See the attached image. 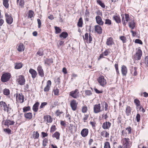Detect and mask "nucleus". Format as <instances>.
Wrapping results in <instances>:
<instances>
[{
  "label": "nucleus",
  "instance_id": "obj_41",
  "mask_svg": "<svg viewBox=\"0 0 148 148\" xmlns=\"http://www.w3.org/2000/svg\"><path fill=\"white\" fill-rule=\"evenodd\" d=\"M125 130L127 131V134H130L132 132V129L129 126L128 127L126 128L125 129Z\"/></svg>",
  "mask_w": 148,
  "mask_h": 148
},
{
  "label": "nucleus",
  "instance_id": "obj_52",
  "mask_svg": "<svg viewBox=\"0 0 148 148\" xmlns=\"http://www.w3.org/2000/svg\"><path fill=\"white\" fill-rule=\"evenodd\" d=\"M85 93L86 95L89 96L92 94V92L90 90H86L85 91Z\"/></svg>",
  "mask_w": 148,
  "mask_h": 148
},
{
  "label": "nucleus",
  "instance_id": "obj_56",
  "mask_svg": "<svg viewBox=\"0 0 148 148\" xmlns=\"http://www.w3.org/2000/svg\"><path fill=\"white\" fill-rule=\"evenodd\" d=\"M125 20L126 21L127 23L128 21H129L130 19L129 15L128 14H125Z\"/></svg>",
  "mask_w": 148,
  "mask_h": 148
},
{
  "label": "nucleus",
  "instance_id": "obj_8",
  "mask_svg": "<svg viewBox=\"0 0 148 148\" xmlns=\"http://www.w3.org/2000/svg\"><path fill=\"white\" fill-rule=\"evenodd\" d=\"M17 81L21 85H24L25 82V80L24 76L22 75L19 76L17 78Z\"/></svg>",
  "mask_w": 148,
  "mask_h": 148
},
{
  "label": "nucleus",
  "instance_id": "obj_31",
  "mask_svg": "<svg viewBox=\"0 0 148 148\" xmlns=\"http://www.w3.org/2000/svg\"><path fill=\"white\" fill-rule=\"evenodd\" d=\"M97 2L99 4L102 8H104L105 7V5L100 0H96Z\"/></svg>",
  "mask_w": 148,
  "mask_h": 148
},
{
  "label": "nucleus",
  "instance_id": "obj_60",
  "mask_svg": "<svg viewBox=\"0 0 148 148\" xmlns=\"http://www.w3.org/2000/svg\"><path fill=\"white\" fill-rule=\"evenodd\" d=\"M47 104V103L45 102L42 103L40 106V108L41 109L43 108Z\"/></svg>",
  "mask_w": 148,
  "mask_h": 148
},
{
  "label": "nucleus",
  "instance_id": "obj_40",
  "mask_svg": "<svg viewBox=\"0 0 148 148\" xmlns=\"http://www.w3.org/2000/svg\"><path fill=\"white\" fill-rule=\"evenodd\" d=\"M48 140L47 139L45 138L44 139L42 142V146L44 147H45L48 143Z\"/></svg>",
  "mask_w": 148,
  "mask_h": 148
},
{
  "label": "nucleus",
  "instance_id": "obj_44",
  "mask_svg": "<svg viewBox=\"0 0 148 148\" xmlns=\"http://www.w3.org/2000/svg\"><path fill=\"white\" fill-rule=\"evenodd\" d=\"M3 94L5 95H8L10 94L9 90L8 89H5L3 90Z\"/></svg>",
  "mask_w": 148,
  "mask_h": 148
},
{
  "label": "nucleus",
  "instance_id": "obj_13",
  "mask_svg": "<svg viewBox=\"0 0 148 148\" xmlns=\"http://www.w3.org/2000/svg\"><path fill=\"white\" fill-rule=\"evenodd\" d=\"M97 23L99 25H102L104 24V22L102 20L101 17L99 16H96L95 17Z\"/></svg>",
  "mask_w": 148,
  "mask_h": 148
},
{
  "label": "nucleus",
  "instance_id": "obj_11",
  "mask_svg": "<svg viewBox=\"0 0 148 148\" xmlns=\"http://www.w3.org/2000/svg\"><path fill=\"white\" fill-rule=\"evenodd\" d=\"M77 103L76 101L75 100H73L71 101L70 103V106L72 110L73 111L75 110L77 107Z\"/></svg>",
  "mask_w": 148,
  "mask_h": 148
},
{
  "label": "nucleus",
  "instance_id": "obj_58",
  "mask_svg": "<svg viewBox=\"0 0 148 148\" xmlns=\"http://www.w3.org/2000/svg\"><path fill=\"white\" fill-rule=\"evenodd\" d=\"M50 88V87L49 86H46L44 89V90L45 92H46L48 91Z\"/></svg>",
  "mask_w": 148,
  "mask_h": 148
},
{
  "label": "nucleus",
  "instance_id": "obj_38",
  "mask_svg": "<svg viewBox=\"0 0 148 148\" xmlns=\"http://www.w3.org/2000/svg\"><path fill=\"white\" fill-rule=\"evenodd\" d=\"M39 136V134L37 132H34L33 137L34 139L38 138Z\"/></svg>",
  "mask_w": 148,
  "mask_h": 148
},
{
  "label": "nucleus",
  "instance_id": "obj_32",
  "mask_svg": "<svg viewBox=\"0 0 148 148\" xmlns=\"http://www.w3.org/2000/svg\"><path fill=\"white\" fill-rule=\"evenodd\" d=\"M83 24V20L82 17L80 18L77 23V25L78 27H82Z\"/></svg>",
  "mask_w": 148,
  "mask_h": 148
},
{
  "label": "nucleus",
  "instance_id": "obj_2",
  "mask_svg": "<svg viewBox=\"0 0 148 148\" xmlns=\"http://www.w3.org/2000/svg\"><path fill=\"white\" fill-rule=\"evenodd\" d=\"M11 75L9 73H5L3 74L1 78V80L3 82H6L9 80L10 78Z\"/></svg>",
  "mask_w": 148,
  "mask_h": 148
},
{
  "label": "nucleus",
  "instance_id": "obj_46",
  "mask_svg": "<svg viewBox=\"0 0 148 148\" xmlns=\"http://www.w3.org/2000/svg\"><path fill=\"white\" fill-rule=\"evenodd\" d=\"M104 148H110L109 142H106L105 143Z\"/></svg>",
  "mask_w": 148,
  "mask_h": 148
},
{
  "label": "nucleus",
  "instance_id": "obj_18",
  "mask_svg": "<svg viewBox=\"0 0 148 148\" xmlns=\"http://www.w3.org/2000/svg\"><path fill=\"white\" fill-rule=\"evenodd\" d=\"M121 72L123 76H126L127 73V69L126 67L123 65L121 67Z\"/></svg>",
  "mask_w": 148,
  "mask_h": 148
},
{
  "label": "nucleus",
  "instance_id": "obj_59",
  "mask_svg": "<svg viewBox=\"0 0 148 148\" xmlns=\"http://www.w3.org/2000/svg\"><path fill=\"white\" fill-rule=\"evenodd\" d=\"M87 110V108L86 106L83 107L82 108V111L83 113L86 112Z\"/></svg>",
  "mask_w": 148,
  "mask_h": 148
},
{
  "label": "nucleus",
  "instance_id": "obj_19",
  "mask_svg": "<svg viewBox=\"0 0 148 148\" xmlns=\"http://www.w3.org/2000/svg\"><path fill=\"white\" fill-rule=\"evenodd\" d=\"M114 44L113 40V38L110 37L107 39L106 44L107 45H113Z\"/></svg>",
  "mask_w": 148,
  "mask_h": 148
},
{
  "label": "nucleus",
  "instance_id": "obj_23",
  "mask_svg": "<svg viewBox=\"0 0 148 148\" xmlns=\"http://www.w3.org/2000/svg\"><path fill=\"white\" fill-rule=\"evenodd\" d=\"M15 122L14 121H10L9 120H6L5 122V125L8 126L14 125Z\"/></svg>",
  "mask_w": 148,
  "mask_h": 148
},
{
  "label": "nucleus",
  "instance_id": "obj_24",
  "mask_svg": "<svg viewBox=\"0 0 148 148\" xmlns=\"http://www.w3.org/2000/svg\"><path fill=\"white\" fill-rule=\"evenodd\" d=\"M68 36V33L66 32H62L60 35V37L63 39L66 38Z\"/></svg>",
  "mask_w": 148,
  "mask_h": 148
},
{
  "label": "nucleus",
  "instance_id": "obj_61",
  "mask_svg": "<svg viewBox=\"0 0 148 148\" xmlns=\"http://www.w3.org/2000/svg\"><path fill=\"white\" fill-rule=\"evenodd\" d=\"M37 21L38 22V28H40L41 27V21L40 20L39 18L37 19Z\"/></svg>",
  "mask_w": 148,
  "mask_h": 148
},
{
  "label": "nucleus",
  "instance_id": "obj_55",
  "mask_svg": "<svg viewBox=\"0 0 148 148\" xmlns=\"http://www.w3.org/2000/svg\"><path fill=\"white\" fill-rule=\"evenodd\" d=\"M120 39L122 41L123 43L126 42V38L123 36H121L120 37Z\"/></svg>",
  "mask_w": 148,
  "mask_h": 148
},
{
  "label": "nucleus",
  "instance_id": "obj_42",
  "mask_svg": "<svg viewBox=\"0 0 148 148\" xmlns=\"http://www.w3.org/2000/svg\"><path fill=\"white\" fill-rule=\"evenodd\" d=\"M34 14V13L33 11L31 10H29L28 14V17L30 18H31L33 17Z\"/></svg>",
  "mask_w": 148,
  "mask_h": 148
},
{
  "label": "nucleus",
  "instance_id": "obj_33",
  "mask_svg": "<svg viewBox=\"0 0 148 148\" xmlns=\"http://www.w3.org/2000/svg\"><path fill=\"white\" fill-rule=\"evenodd\" d=\"M137 68L136 67H134V69H133L131 71V73L133 74L134 76H136L137 74Z\"/></svg>",
  "mask_w": 148,
  "mask_h": 148
},
{
  "label": "nucleus",
  "instance_id": "obj_53",
  "mask_svg": "<svg viewBox=\"0 0 148 148\" xmlns=\"http://www.w3.org/2000/svg\"><path fill=\"white\" fill-rule=\"evenodd\" d=\"M56 130V126L55 125H52L51 128L50 130V132H54Z\"/></svg>",
  "mask_w": 148,
  "mask_h": 148
},
{
  "label": "nucleus",
  "instance_id": "obj_30",
  "mask_svg": "<svg viewBox=\"0 0 148 148\" xmlns=\"http://www.w3.org/2000/svg\"><path fill=\"white\" fill-rule=\"evenodd\" d=\"M60 134L58 132H56L54 134L52 135L53 137L59 140L60 138Z\"/></svg>",
  "mask_w": 148,
  "mask_h": 148
},
{
  "label": "nucleus",
  "instance_id": "obj_21",
  "mask_svg": "<svg viewBox=\"0 0 148 148\" xmlns=\"http://www.w3.org/2000/svg\"><path fill=\"white\" fill-rule=\"evenodd\" d=\"M39 103L38 102H36L33 107V110L34 112H37L38 110V107L39 106Z\"/></svg>",
  "mask_w": 148,
  "mask_h": 148
},
{
  "label": "nucleus",
  "instance_id": "obj_10",
  "mask_svg": "<svg viewBox=\"0 0 148 148\" xmlns=\"http://www.w3.org/2000/svg\"><path fill=\"white\" fill-rule=\"evenodd\" d=\"M79 93L78 90L76 89L74 91L71 92L69 95L73 98H76L78 96Z\"/></svg>",
  "mask_w": 148,
  "mask_h": 148
},
{
  "label": "nucleus",
  "instance_id": "obj_48",
  "mask_svg": "<svg viewBox=\"0 0 148 148\" xmlns=\"http://www.w3.org/2000/svg\"><path fill=\"white\" fill-rule=\"evenodd\" d=\"M110 53L109 50L107 49L103 53V54L105 56H107Z\"/></svg>",
  "mask_w": 148,
  "mask_h": 148
},
{
  "label": "nucleus",
  "instance_id": "obj_62",
  "mask_svg": "<svg viewBox=\"0 0 148 148\" xmlns=\"http://www.w3.org/2000/svg\"><path fill=\"white\" fill-rule=\"evenodd\" d=\"M126 130L125 131H124V130H123L122 131V136H123L124 137H126L127 135V132H126Z\"/></svg>",
  "mask_w": 148,
  "mask_h": 148
},
{
  "label": "nucleus",
  "instance_id": "obj_22",
  "mask_svg": "<svg viewBox=\"0 0 148 148\" xmlns=\"http://www.w3.org/2000/svg\"><path fill=\"white\" fill-rule=\"evenodd\" d=\"M129 27L132 29H133L135 27V23L134 21H132L129 22Z\"/></svg>",
  "mask_w": 148,
  "mask_h": 148
},
{
  "label": "nucleus",
  "instance_id": "obj_28",
  "mask_svg": "<svg viewBox=\"0 0 148 148\" xmlns=\"http://www.w3.org/2000/svg\"><path fill=\"white\" fill-rule=\"evenodd\" d=\"M44 62L45 64L50 65L51 63H53V61L52 59L49 58L45 60Z\"/></svg>",
  "mask_w": 148,
  "mask_h": 148
},
{
  "label": "nucleus",
  "instance_id": "obj_15",
  "mask_svg": "<svg viewBox=\"0 0 148 148\" xmlns=\"http://www.w3.org/2000/svg\"><path fill=\"white\" fill-rule=\"evenodd\" d=\"M88 133V129L84 128L82 130L81 132V134L82 136L85 137L87 136Z\"/></svg>",
  "mask_w": 148,
  "mask_h": 148
},
{
  "label": "nucleus",
  "instance_id": "obj_47",
  "mask_svg": "<svg viewBox=\"0 0 148 148\" xmlns=\"http://www.w3.org/2000/svg\"><path fill=\"white\" fill-rule=\"evenodd\" d=\"M111 21L109 19H106L105 20V24L110 25L111 24Z\"/></svg>",
  "mask_w": 148,
  "mask_h": 148
},
{
  "label": "nucleus",
  "instance_id": "obj_39",
  "mask_svg": "<svg viewBox=\"0 0 148 148\" xmlns=\"http://www.w3.org/2000/svg\"><path fill=\"white\" fill-rule=\"evenodd\" d=\"M22 67V65L21 63H17L15 66V68L16 69H18L21 68Z\"/></svg>",
  "mask_w": 148,
  "mask_h": 148
},
{
  "label": "nucleus",
  "instance_id": "obj_5",
  "mask_svg": "<svg viewBox=\"0 0 148 148\" xmlns=\"http://www.w3.org/2000/svg\"><path fill=\"white\" fill-rule=\"evenodd\" d=\"M5 16L7 23L9 24H11L13 21V18L11 14L7 13L5 14Z\"/></svg>",
  "mask_w": 148,
  "mask_h": 148
},
{
  "label": "nucleus",
  "instance_id": "obj_34",
  "mask_svg": "<svg viewBox=\"0 0 148 148\" xmlns=\"http://www.w3.org/2000/svg\"><path fill=\"white\" fill-rule=\"evenodd\" d=\"M131 112V108L129 106H127L126 109V113L127 116H129Z\"/></svg>",
  "mask_w": 148,
  "mask_h": 148
},
{
  "label": "nucleus",
  "instance_id": "obj_49",
  "mask_svg": "<svg viewBox=\"0 0 148 148\" xmlns=\"http://www.w3.org/2000/svg\"><path fill=\"white\" fill-rule=\"evenodd\" d=\"M121 16L122 17V22L123 23L124 26H125V25H126V23H127V22H125L123 15H121Z\"/></svg>",
  "mask_w": 148,
  "mask_h": 148
},
{
  "label": "nucleus",
  "instance_id": "obj_9",
  "mask_svg": "<svg viewBox=\"0 0 148 148\" xmlns=\"http://www.w3.org/2000/svg\"><path fill=\"white\" fill-rule=\"evenodd\" d=\"M142 51L140 49H138L134 55V58L136 60H140L142 56Z\"/></svg>",
  "mask_w": 148,
  "mask_h": 148
},
{
  "label": "nucleus",
  "instance_id": "obj_43",
  "mask_svg": "<svg viewBox=\"0 0 148 148\" xmlns=\"http://www.w3.org/2000/svg\"><path fill=\"white\" fill-rule=\"evenodd\" d=\"M134 103H135L137 106H140V101L137 99H135L134 100Z\"/></svg>",
  "mask_w": 148,
  "mask_h": 148
},
{
  "label": "nucleus",
  "instance_id": "obj_14",
  "mask_svg": "<svg viewBox=\"0 0 148 148\" xmlns=\"http://www.w3.org/2000/svg\"><path fill=\"white\" fill-rule=\"evenodd\" d=\"M29 72L31 74L32 77L33 79H34L36 77L37 75V73L35 70L31 68L29 70Z\"/></svg>",
  "mask_w": 148,
  "mask_h": 148
},
{
  "label": "nucleus",
  "instance_id": "obj_37",
  "mask_svg": "<svg viewBox=\"0 0 148 148\" xmlns=\"http://www.w3.org/2000/svg\"><path fill=\"white\" fill-rule=\"evenodd\" d=\"M55 33L56 34H58L60 33L61 32V29L59 27L56 26L55 27Z\"/></svg>",
  "mask_w": 148,
  "mask_h": 148
},
{
  "label": "nucleus",
  "instance_id": "obj_7",
  "mask_svg": "<svg viewBox=\"0 0 148 148\" xmlns=\"http://www.w3.org/2000/svg\"><path fill=\"white\" fill-rule=\"evenodd\" d=\"M98 81L100 85L102 86H104L106 84V80L103 76H101L99 77L98 79Z\"/></svg>",
  "mask_w": 148,
  "mask_h": 148
},
{
  "label": "nucleus",
  "instance_id": "obj_29",
  "mask_svg": "<svg viewBox=\"0 0 148 148\" xmlns=\"http://www.w3.org/2000/svg\"><path fill=\"white\" fill-rule=\"evenodd\" d=\"M17 3L18 5L22 7L24 5V0H17Z\"/></svg>",
  "mask_w": 148,
  "mask_h": 148
},
{
  "label": "nucleus",
  "instance_id": "obj_54",
  "mask_svg": "<svg viewBox=\"0 0 148 148\" xmlns=\"http://www.w3.org/2000/svg\"><path fill=\"white\" fill-rule=\"evenodd\" d=\"M37 55L39 56H42L43 55V53L42 50H39L37 53Z\"/></svg>",
  "mask_w": 148,
  "mask_h": 148
},
{
  "label": "nucleus",
  "instance_id": "obj_26",
  "mask_svg": "<svg viewBox=\"0 0 148 148\" xmlns=\"http://www.w3.org/2000/svg\"><path fill=\"white\" fill-rule=\"evenodd\" d=\"M25 47L24 45L22 43L19 44L18 48V50L19 51H23L24 50Z\"/></svg>",
  "mask_w": 148,
  "mask_h": 148
},
{
  "label": "nucleus",
  "instance_id": "obj_35",
  "mask_svg": "<svg viewBox=\"0 0 148 148\" xmlns=\"http://www.w3.org/2000/svg\"><path fill=\"white\" fill-rule=\"evenodd\" d=\"M9 0H3V4L6 8H8L9 4L8 3Z\"/></svg>",
  "mask_w": 148,
  "mask_h": 148
},
{
  "label": "nucleus",
  "instance_id": "obj_57",
  "mask_svg": "<svg viewBox=\"0 0 148 148\" xmlns=\"http://www.w3.org/2000/svg\"><path fill=\"white\" fill-rule=\"evenodd\" d=\"M136 119L138 122L140 121V115L139 114H137L136 116Z\"/></svg>",
  "mask_w": 148,
  "mask_h": 148
},
{
  "label": "nucleus",
  "instance_id": "obj_45",
  "mask_svg": "<svg viewBox=\"0 0 148 148\" xmlns=\"http://www.w3.org/2000/svg\"><path fill=\"white\" fill-rule=\"evenodd\" d=\"M30 107L28 106L27 107H24L23 108V112H25L27 111H29L30 110Z\"/></svg>",
  "mask_w": 148,
  "mask_h": 148
},
{
  "label": "nucleus",
  "instance_id": "obj_4",
  "mask_svg": "<svg viewBox=\"0 0 148 148\" xmlns=\"http://www.w3.org/2000/svg\"><path fill=\"white\" fill-rule=\"evenodd\" d=\"M103 110V106L101 109V105L100 103L95 105L94 106V112L95 113H98Z\"/></svg>",
  "mask_w": 148,
  "mask_h": 148
},
{
  "label": "nucleus",
  "instance_id": "obj_27",
  "mask_svg": "<svg viewBox=\"0 0 148 148\" xmlns=\"http://www.w3.org/2000/svg\"><path fill=\"white\" fill-rule=\"evenodd\" d=\"M44 118L46 120L48 123H51L52 122V119L50 116L49 115H47L45 116Z\"/></svg>",
  "mask_w": 148,
  "mask_h": 148
},
{
  "label": "nucleus",
  "instance_id": "obj_63",
  "mask_svg": "<svg viewBox=\"0 0 148 148\" xmlns=\"http://www.w3.org/2000/svg\"><path fill=\"white\" fill-rule=\"evenodd\" d=\"M145 63L146 66H148V56H147L145 58Z\"/></svg>",
  "mask_w": 148,
  "mask_h": 148
},
{
  "label": "nucleus",
  "instance_id": "obj_16",
  "mask_svg": "<svg viewBox=\"0 0 148 148\" xmlns=\"http://www.w3.org/2000/svg\"><path fill=\"white\" fill-rule=\"evenodd\" d=\"M111 125V123L109 122H107L104 123L102 125V127L104 129H108Z\"/></svg>",
  "mask_w": 148,
  "mask_h": 148
},
{
  "label": "nucleus",
  "instance_id": "obj_1",
  "mask_svg": "<svg viewBox=\"0 0 148 148\" xmlns=\"http://www.w3.org/2000/svg\"><path fill=\"white\" fill-rule=\"evenodd\" d=\"M130 140L128 138H124L121 140V143L123 148H128L130 147Z\"/></svg>",
  "mask_w": 148,
  "mask_h": 148
},
{
  "label": "nucleus",
  "instance_id": "obj_36",
  "mask_svg": "<svg viewBox=\"0 0 148 148\" xmlns=\"http://www.w3.org/2000/svg\"><path fill=\"white\" fill-rule=\"evenodd\" d=\"M70 127H69V131L71 133H72L73 131H75V126L70 125Z\"/></svg>",
  "mask_w": 148,
  "mask_h": 148
},
{
  "label": "nucleus",
  "instance_id": "obj_50",
  "mask_svg": "<svg viewBox=\"0 0 148 148\" xmlns=\"http://www.w3.org/2000/svg\"><path fill=\"white\" fill-rule=\"evenodd\" d=\"M4 131L8 134H10L11 133V131L9 128L4 129Z\"/></svg>",
  "mask_w": 148,
  "mask_h": 148
},
{
  "label": "nucleus",
  "instance_id": "obj_51",
  "mask_svg": "<svg viewBox=\"0 0 148 148\" xmlns=\"http://www.w3.org/2000/svg\"><path fill=\"white\" fill-rule=\"evenodd\" d=\"M135 42L136 43L142 44L143 42L142 41L139 39H136L135 40Z\"/></svg>",
  "mask_w": 148,
  "mask_h": 148
},
{
  "label": "nucleus",
  "instance_id": "obj_64",
  "mask_svg": "<svg viewBox=\"0 0 148 148\" xmlns=\"http://www.w3.org/2000/svg\"><path fill=\"white\" fill-rule=\"evenodd\" d=\"M54 94L56 95H58L59 92V90L58 89H56L54 90Z\"/></svg>",
  "mask_w": 148,
  "mask_h": 148
},
{
  "label": "nucleus",
  "instance_id": "obj_3",
  "mask_svg": "<svg viewBox=\"0 0 148 148\" xmlns=\"http://www.w3.org/2000/svg\"><path fill=\"white\" fill-rule=\"evenodd\" d=\"M0 106L1 109H3L5 111H6L8 112L9 110L10 109L8 106H9V104L7 106L5 102L3 101H0Z\"/></svg>",
  "mask_w": 148,
  "mask_h": 148
},
{
  "label": "nucleus",
  "instance_id": "obj_17",
  "mask_svg": "<svg viewBox=\"0 0 148 148\" xmlns=\"http://www.w3.org/2000/svg\"><path fill=\"white\" fill-rule=\"evenodd\" d=\"M95 31L98 34H101L102 33V29L101 27L99 25H96L95 26Z\"/></svg>",
  "mask_w": 148,
  "mask_h": 148
},
{
  "label": "nucleus",
  "instance_id": "obj_20",
  "mask_svg": "<svg viewBox=\"0 0 148 148\" xmlns=\"http://www.w3.org/2000/svg\"><path fill=\"white\" fill-rule=\"evenodd\" d=\"M113 19L117 23H119L121 22L120 18L119 15H114L113 16Z\"/></svg>",
  "mask_w": 148,
  "mask_h": 148
},
{
  "label": "nucleus",
  "instance_id": "obj_25",
  "mask_svg": "<svg viewBox=\"0 0 148 148\" xmlns=\"http://www.w3.org/2000/svg\"><path fill=\"white\" fill-rule=\"evenodd\" d=\"M24 116L25 118L29 119H31L32 117V115L31 112L25 113L24 114Z\"/></svg>",
  "mask_w": 148,
  "mask_h": 148
},
{
  "label": "nucleus",
  "instance_id": "obj_12",
  "mask_svg": "<svg viewBox=\"0 0 148 148\" xmlns=\"http://www.w3.org/2000/svg\"><path fill=\"white\" fill-rule=\"evenodd\" d=\"M37 70L39 76L41 77H43L44 76V71L42 67L40 65H39L37 68Z\"/></svg>",
  "mask_w": 148,
  "mask_h": 148
},
{
  "label": "nucleus",
  "instance_id": "obj_6",
  "mask_svg": "<svg viewBox=\"0 0 148 148\" xmlns=\"http://www.w3.org/2000/svg\"><path fill=\"white\" fill-rule=\"evenodd\" d=\"M16 101L20 103H23L24 101V96L22 93L16 94Z\"/></svg>",
  "mask_w": 148,
  "mask_h": 148
}]
</instances>
